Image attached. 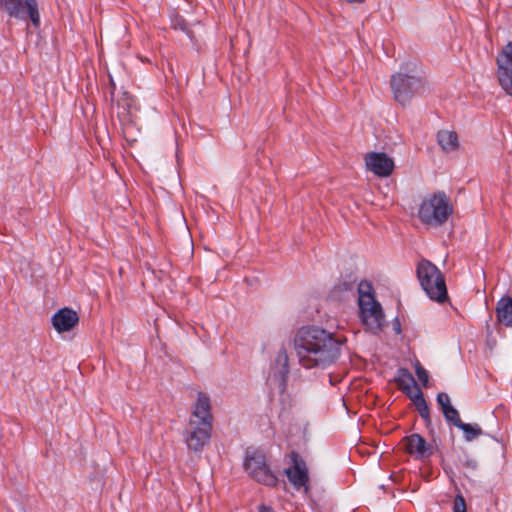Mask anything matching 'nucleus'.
I'll list each match as a JSON object with an SVG mask.
<instances>
[{
	"label": "nucleus",
	"mask_w": 512,
	"mask_h": 512,
	"mask_svg": "<svg viewBox=\"0 0 512 512\" xmlns=\"http://www.w3.org/2000/svg\"><path fill=\"white\" fill-rule=\"evenodd\" d=\"M346 338L315 326L297 330L293 344L299 363L306 369H325L340 357Z\"/></svg>",
	"instance_id": "1"
},
{
	"label": "nucleus",
	"mask_w": 512,
	"mask_h": 512,
	"mask_svg": "<svg viewBox=\"0 0 512 512\" xmlns=\"http://www.w3.org/2000/svg\"><path fill=\"white\" fill-rule=\"evenodd\" d=\"M390 85L394 99L402 105L410 103L414 96L423 94L426 87L425 80L414 63H407L394 73Z\"/></svg>",
	"instance_id": "2"
},
{
	"label": "nucleus",
	"mask_w": 512,
	"mask_h": 512,
	"mask_svg": "<svg viewBox=\"0 0 512 512\" xmlns=\"http://www.w3.org/2000/svg\"><path fill=\"white\" fill-rule=\"evenodd\" d=\"M453 208L449 198L444 193H434L425 196L418 207L419 220L431 227L444 224L452 214Z\"/></svg>",
	"instance_id": "3"
},
{
	"label": "nucleus",
	"mask_w": 512,
	"mask_h": 512,
	"mask_svg": "<svg viewBox=\"0 0 512 512\" xmlns=\"http://www.w3.org/2000/svg\"><path fill=\"white\" fill-rule=\"evenodd\" d=\"M417 276L427 296L434 301L444 302L447 299V288L444 276L430 261L422 260L417 265Z\"/></svg>",
	"instance_id": "4"
},
{
	"label": "nucleus",
	"mask_w": 512,
	"mask_h": 512,
	"mask_svg": "<svg viewBox=\"0 0 512 512\" xmlns=\"http://www.w3.org/2000/svg\"><path fill=\"white\" fill-rule=\"evenodd\" d=\"M360 319L365 328L378 333L385 324V317L380 303L369 293L359 296Z\"/></svg>",
	"instance_id": "5"
},
{
	"label": "nucleus",
	"mask_w": 512,
	"mask_h": 512,
	"mask_svg": "<svg viewBox=\"0 0 512 512\" xmlns=\"http://www.w3.org/2000/svg\"><path fill=\"white\" fill-rule=\"evenodd\" d=\"M245 471L259 483L273 486L277 482L276 476L266 462L265 455L258 451H247L244 460Z\"/></svg>",
	"instance_id": "6"
},
{
	"label": "nucleus",
	"mask_w": 512,
	"mask_h": 512,
	"mask_svg": "<svg viewBox=\"0 0 512 512\" xmlns=\"http://www.w3.org/2000/svg\"><path fill=\"white\" fill-rule=\"evenodd\" d=\"M0 7L9 17L23 21L30 19L35 27L40 25V15L36 0H0Z\"/></svg>",
	"instance_id": "7"
},
{
	"label": "nucleus",
	"mask_w": 512,
	"mask_h": 512,
	"mask_svg": "<svg viewBox=\"0 0 512 512\" xmlns=\"http://www.w3.org/2000/svg\"><path fill=\"white\" fill-rule=\"evenodd\" d=\"M212 424L189 419L185 441L189 449L199 452L211 438Z\"/></svg>",
	"instance_id": "8"
},
{
	"label": "nucleus",
	"mask_w": 512,
	"mask_h": 512,
	"mask_svg": "<svg viewBox=\"0 0 512 512\" xmlns=\"http://www.w3.org/2000/svg\"><path fill=\"white\" fill-rule=\"evenodd\" d=\"M497 79L502 89L512 95V42H508L496 58Z\"/></svg>",
	"instance_id": "9"
},
{
	"label": "nucleus",
	"mask_w": 512,
	"mask_h": 512,
	"mask_svg": "<svg viewBox=\"0 0 512 512\" xmlns=\"http://www.w3.org/2000/svg\"><path fill=\"white\" fill-rule=\"evenodd\" d=\"M365 164L369 171L378 177H388L392 174L394 160L383 152H370L365 156Z\"/></svg>",
	"instance_id": "10"
},
{
	"label": "nucleus",
	"mask_w": 512,
	"mask_h": 512,
	"mask_svg": "<svg viewBox=\"0 0 512 512\" xmlns=\"http://www.w3.org/2000/svg\"><path fill=\"white\" fill-rule=\"evenodd\" d=\"M405 451L416 460H426L433 454V447L421 435L411 434L402 440Z\"/></svg>",
	"instance_id": "11"
},
{
	"label": "nucleus",
	"mask_w": 512,
	"mask_h": 512,
	"mask_svg": "<svg viewBox=\"0 0 512 512\" xmlns=\"http://www.w3.org/2000/svg\"><path fill=\"white\" fill-rule=\"evenodd\" d=\"M292 459L293 465L285 470L286 475L295 489H303L307 493L309 476L306 464L296 454L293 455Z\"/></svg>",
	"instance_id": "12"
},
{
	"label": "nucleus",
	"mask_w": 512,
	"mask_h": 512,
	"mask_svg": "<svg viewBox=\"0 0 512 512\" xmlns=\"http://www.w3.org/2000/svg\"><path fill=\"white\" fill-rule=\"evenodd\" d=\"M78 322L76 311L67 307L58 310L52 317V325L58 333L71 331Z\"/></svg>",
	"instance_id": "13"
},
{
	"label": "nucleus",
	"mask_w": 512,
	"mask_h": 512,
	"mask_svg": "<svg viewBox=\"0 0 512 512\" xmlns=\"http://www.w3.org/2000/svg\"><path fill=\"white\" fill-rule=\"evenodd\" d=\"M189 419H195L199 420L200 422H207L212 424L213 416L211 413V401L210 397L206 393H197V399L193 405V410Z\"/></svg>",
	"instance_id": "14"
},
{
	"label": "nucleus",
	"mask_w": 512,
	"mask_h": 512,
	"mask_svg": "<svg viewBox=\"0 0 512 512\" xmlns=\"http://www.w3.org/2000/svg\"><path fill=\"white\" fill-rule=\"evenodd\" d=\"M405 375L408 377V379L414 389V393L408 392V397L415 404L416 409H417L418 413L420 414V416L423 419H425L426 421H429L430 420L429 406L423 397V393H422L420 387L417 385V383L411 373H405Z\"/></svg>",
	"instance_id": "15"
},
{
	"label": "nucleus",
	"mask_w": 512,
	"mask_h": 512,
	"mask_svg": "<svg viewBox=\"0 0 512 512\" xmlns=\"http://www.w3.org/2000/svg\"><path fill=\"white\" fill-rule=\"evenodd\" d=\"M272 373L274 377L279 379L280 385L285 387L286 378L289 374V357L287 351L284 348H281L276 354L272 366Z\"/></svg>",
	"instance_id": "16"
},
{
	"label": "nucleus",
	"mask_w": 512,
	"mask_h": 512,
	"mask_svg": "<svg viewBox=\"0 0 512 512\" xmlns=\"http://www.w3.org/2000/svg\"><path fill=\"white\" fill-rule=\"evenodd\" d=\"M437 403L439 404L445 419L457 427L462 422L458 410L451 404L449 395L445 392L437 394Z\"/></svg>",
	"instance_id": "17"
},
{
	"label": "nucleus",
	"mask_w": 512,
	"mask_h": 512,
	"mask_svg": "<svg viewBox=\"0 0 512 512\" xmlns=\"http://www.w3.org/2000/svg\"><path fill=\"white\" fill-rule=\"evenodd\" d=\"M496 317L499 323L506 327H512V298L502 297L496 305Z\"/></svg>",
	"instance_id": "18"
},
{
	"label": "nucleus",
	"mask_w": 512,
	"mask_h": 512,
	"mask_svg": "<svg viewBox=\"0 0 512 512\" xmlns=\"http://www.w3.org/2000/svg\"><path fill=\"white\" fill-rule=\"evenodd\" d=\"M437 142L446 153L454 152L459 148L458 135L453 130H440L437 133Z\"/></svg>",
	"instance_id": "19"
},
{
	"label": "nucleus",
	"mask_w": 512,
	"mask_h": 512,
	"mask_svg": "<svg viewBox=\"0 0 512 512\" xmlns=\"http://www.w3.org/2000/svg\"><path fill=\"white\" fill-rule=\"evenodd\" d=\"M457 428L463 431L464 439L467 442L473 441L483 434L482 429L477 424L461 422L460 424H457Z\"/></svg>",
	"instance_id": "20"
},
{
	"label": "nucleus",
	"mask_w": 512,
	"mask_h": 512,
	"mask_svg": "<svg viewBox=\"0 0 512 512\" xmlns=\"http://www.w3.org/2000/svg\"><path fill=\"white\" fill-rule=\"evenodd\" d=\"M356 287L355 281H343L335 286L333 293L335 296H340L343 293H352Z\"/></svg>",
	"instance_id": "21"
},
{
	"label": "nucleus",
	"mask_w": 512,
	"mask_h": 512,
	"mask_svg": "<svg viewBox=\"0 0 512 512\" xmlns=\"http://www.w3.org/2000/svg\"><path fill=\"white\" fill-rule=\"evenodd\" d=\"M415 372L418 380L423 384L424 387H427L429 375L427 370L419 362L415 364Z\"/></svg>",
	"instance_id": "22"
},
{
	"label": "nucleus",
	"mask_w": 512,
	"mask_h": 512,
	"mask_svg": "<svg viewBox=\"0 0 512 512\" xmlns=\"http://www.w3.org/2000/svg\"><path fill=\"white\" fill-rule=\"evenodd\" d=\"M453 512H467L466 502L461 494L456 495L454 499Z\"/></svg>",
	"instance_id": "23"
},
{
	"label": "nucleus",
	"mask_w": 512,
	"mask_h": 512,
	"mask_svg": "<svg viewBox=\"0 0 512 512\" xmlns=\"http://www.w3.org/2000/svg\"><path fill=\"white\" fill-rule=\"evenodd\" d=\"M405 373H409L407 370H402V376L405 378L401 381L400 385L402 386V390L406 393L408 396V392L414 393V389L408 379V377L405 375Z\"/></svg>",
	"instance_id": "24"
},
{
	"label": "nucleus",
	"mask_w": 512,
	"mask_h": 512,
	"mask_svg": "<svg viewBox=\"0 0 512 512\" xmlns=\"http://www.w3.org/2000/svg\"><path fill=\"white\" fill-rule=\"evenodd\" d=\"M463 465L471 470H475L478 467V463L475 459L467 457L463 462Z\"/></svg>",
	"instance_id": "25"
},
{
	"label": "nucleus",
	"mask_w": 512,
	"mask_h": 512,
	"mask_svg": "<svg viewBox=\"0 0 512 512\" xmlns=\"http://www.w3.org/2000/svg\"><path fill=\"white\" fill-rule=\"evenodd\" d=\"M259 512H275V511L269 506L261 505L259 507Z\"/></svg>",
	"instance_id": "26"
}]
</instances>
